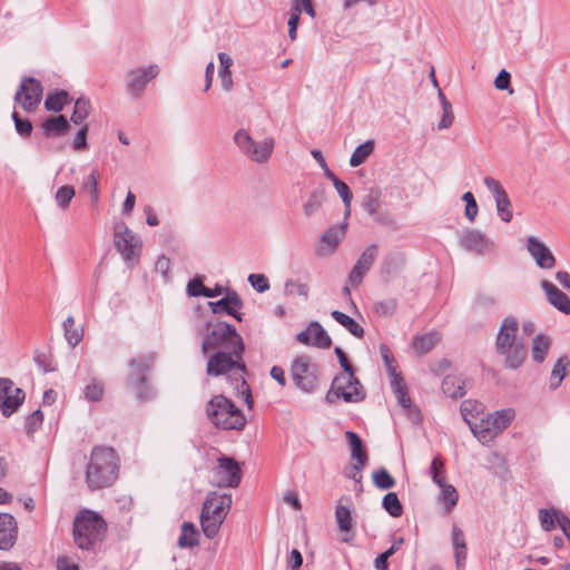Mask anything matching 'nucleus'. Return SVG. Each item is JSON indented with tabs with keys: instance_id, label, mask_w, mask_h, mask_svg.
Listing matches in <instances>:
<instances>
[{
	"instance_id": "f257e3e1",
	"label": "nucleus",
	"mask_w": 570,
	"mask_h": 570,
	"mask_svg": "<svg viewBox=\"0 0 570 570\" xmlns=\"http://www.w3.org/2000/svg\"><path fill=\"white\" fill-rule=\"evenodd\" d=\"M119 459L112 448L95 446L86 470V483L90 490L110 487L118 478Z\"/></svg>"
},
{
	"instance_id": "f03ea898",
	"label": "nucleus",
	"mask_w": 570,
	"mask_h": 570,
	"mask_svg": "<svg viewBox=\"0 0 570 570\" xmlns=\"http://www.w3.org/2000/svg\"><path fill=\"white\" fill-rule=\"evenodd\" d=\"M212 353L207 361L206 374L208 376H220L229 373L238 375V377L235 379L236 383H239V386H237L238 394L244 397L250 409L253 406V399L250 387L243 376L246 371V365L243 361V352L216 351Z\"/></svg>"
},
{
	"instance_id": "7ed1b4c3",
	"label": "nucleus",
	"mask_w": 570,
	"mask_h": 570,
	"mask_svg": "<svg viewBox=\"0 0 570 570\" xmlns=\"http://www.w3.org/2000/svg\"><path fill=\"white\" fill-rule=\"evenodd\" d=\"M518 330L517 318L508 316L501 322L495 338L497 353L503 356L505 367L512 370L520 367L528 355L527 346L517 337Z\"/></svg>"
},
{
	"instance_id": "20e7f679",
	"label": "nucleus",
	"mask_w": 570,
	"mask_h": 570,
	"mask_svg": "<svg viewBox=\"0 0 570 570\" xmlns=\"http://www.w3.org/2000/svg\"><path fill=\"white\" fill-rule=\"evenodd\" d=\"M232 503L230 493L208 492L200 513L202 530L208 539H214L218 534L220 525L230 511Z\"/></svg>"
},
{
	"instance_id": "39448f33",
	"label": "nucleus",
	"mask_w": 570,
	"mask_h": 570,
	"mask_svg": "<svg viewBox=\"0 0 570 570\" xmlns=\"http://www.w3.org/2000/svg\"><path fill=\"white\" fill-rule=\"evenodd\" d=\"M107 525L104 519L94 511H81L73 521V539L78 548L90 550L104 539Z\"/></svg>"
},
{
	"instance_id": "423d86ee",
	"label": "nucleus",
	"mask_w": 570,
	"mask_h": 570,
	"mask_svg": "<svg viewBox=\"0 0 570 570\" xmlns=\"http://www.w3.org/2000/svg\"><path fill=\"white\" fill-rule=\"evenodd\" d=\"M244 350L245 345L242 336L233 325L226 322L216 323L207 334L204 335L200 346L203 355H208L210 352L216 351L244 352Z\"/></svg>"
},
{
	"instance_id": "0eeeda50",
	"label": "nucleus",
	"mask_w": 570,
	"mask_h": 570,
	"mask_svg": "<svg viewBox=\"0 0 570 570\" xmlns=\"http://www.w3.org/2000/svg\"><path fill=\"white\" fill-rule=\"evenodd\" d=\"M207 415L222 430H243L246 419L243 412L224 395L214 396L207 404Z\"/></svg>"
},
{
	"instance_id": "6e6552de",
	"label": "nucleus",
	"mask_w": 570,
	"mask_h": 570,
	"mask_svg": "<svg viewBox=\"0 0 570 570\" xmlns=\"http://www.w3.org/2000/svg\"><path fill=\"white\" fill-rule=\"evenodd\" d=\"M233 140L240 154L256 164H266L275 147V140L272 137L256 141L246 129H238L234 134Z\"/></svg>"
},
{
	"instance_id": "1a4fd4ad",
	"label": "nucleus",
	"mask_w": 570,
	"mask_h": 570,
	"mask_svg": "<svg viewBox=\"0 0 570 570\" xmlns=\"http://www.w3.org/2000/svg\"><path fill=\"white\" fill-rule=\"evenodd\" d=\"M513 419L514 411L512 409L499 410L471 425V431L482 444H488L505 430Z\"/></svg>"
},
{
	"instance_id": "9d476101",
	"label": "nucleus",
	"mask_w": 570,
	"mask_h": 570,
	"mask_svg": "<svg viewBox=\"0 0 570 570\" xmlns=\"http://www.w3.org/2000/svg\"><path fill=\"white\" fill-rule=\"evenodd\" d=\"M291 376L299 390L311 393L317 386L318 366L309 356H297L292 363Z\"/></svg>"
},
{
	"instance_id": "9b49d317",
	"label": "nucleus",
	"mask_w": 570,
	"mask_h": 570,
	"mask_svg": "<svg viewBox=\"0 0 570 570\" xmlns=\"http://www.w3.org/2000/svg\"><path fill=\"white\" fill-rule=\"evenodd\" d=\"M114 244L127 264L138 261L142 246L141 240L125 223L116 224Z\"/></svg>"
},
{
	"instance_id": "f8f14e48",
	"label": "nucleus",
	"mask_w": 570,
	"mask_h": 570,
	"mask_svg": "<svg viewBox=\"0 0 570 570\" xmlns=\"http://www.w3.org/2000/svg\"><path fill=\"white\" fill-rule=\"evenodd\" d=\"M458 243L464 250L479 256L495 252V242L480 229L464 228L459 235Z\"/></svg>"
},
{
	"instance_id": "ddd939ff",
	"label": "nucleus",
	"mask_w": 570,
	"mask_h": 570,
	"mask_svg": "<svg viewBox=\"0 0 570 570\" xmlns=\"http://www.w3.org/2000/svg\"><path fill=\"white\" fill-rule=\"evenodd\" d=\"M242 481V469L238 462L222 455L213 469V484L218 488H237Z\"/></svg>"
},
{
	"instance_id": "4468645a",
	"label": "nucleus",
	"mask_w": 570,
	"mask_h": 570,
	"mask_svg": "<svg viewBox=\"0 0 570 570\" xmlns=\"http://www.w3.org/2000/svg\"><path fill=\"white\" fill-rule=\"evenodd\" d=\"M43 97V86L31 76H23L14 92V104L19 107H39Z\"/></svg>"
},
{
	"instance_id": "2eb2a0df",
	"label": "nucleus",
	"mask_w": 570,
	"mask_h": 570,
	"mask_svg": "<svg viewBox=\"0 0 570 570\" xmlns=\"http://www.w3.org/2000/svg\"><path fill=\"white\" fill-rule=\"evenodd\" d=\"M24 392L16 387L10 379H0V410L4 416L17 411L24 400Z\"/></svg>"
},
{
	"instance_id": "dca6fc26",
	"label": "nucleus",
	"mask_w": 570,
	"mask_h": 570,
	"mask_svg": "<svg viewBox=\"0 0 570 570\" xmlns=\"http://www.w3.org/2000/svg\"><path fill=\"white\" fill-rule=\"evenodd\" d=\"M346 223L328 227L318 238L315 254L320 257L332 255L346 233Z\"/></svg>"
},
{
	"instance_id": "f3484780",
	"label": "nucleus",
	"mask_w": 570,
	"mask_h": 570,
	"mask_svg": "<svg viewBox=\"0 0 570 570\" xmlns=\"http://www.w3.org/2000/svg\"><path fill=\"white\" fill-rule=\"evenodd\" d=\"M158 75V66L150 65L148 67L135 68L126 75V88L129 95L139 96L147 83Z\"/></svg>"
},
{
	"instance_id": "a211bd4d",
	"label": "nucleus",
	"mask_w": 570,
	"mask_h": 570,
	"mask_svg": "<svg viewBox=\"0 0 570 570\" xmlns=\"http://www.w3.org/2000/svg\"><path fill=\"white\" fill-rule=\"evenodd\" d=\"M483 183L495 200L498 215L504 223H510L513 216L512 205L501 183L490 176L484 177Z\"/></svg>"
},
{
	"instance_id": "6ab92c4d",
	"label": "nucleus",
	"mask_w": 570,
	"mask_h": 570,
	"mask_svg": "<svg viewBox=\"0 0 570 570\" xmlns=\"http://www.w3.org/2000/svg\"><path fill=\"white\" fill-rule=\"evenodd\" d=\"M208 306L210 307L214 314H227L233 316L238 322L243 321V314L239 312L244 303L238 295V293L234 289H226V296L216 302H209Z\"/></svg>"
},
{
	"instance_id": "aec40b11",
	"label": "nucleus",
	"mask_w": 570,
	"mask_h": 570,
	"mask_svg": "<svg viewBox=\"0 0 570 570\" xmlns=\"http://www.w3.org/2000/svg\"><path fill=\"white\" fill-rule=\"evenodd\" d=\"M527 250L541 269H552L557 259L550 248L534 236H529L525 244Z\"/></svg>"
},
{
	"instance_id": "412c9836",
	"label": "nucleus",
	"mask_w": 570,
	"mask_h": 570,
	"mask_svg": "<svg viewBox=\"0 0 570 570\" xmlns=\"http://www.w3.org/2000/svg\"><path fill=\"white\" fill-rule=\"evenodd\" d=\"M296 340L304 345H312L318 348H330L332 338L324 327L316 321L311 322L306 330L296 335Z\"/></svg>"
},
{
	"instance_id": "4be33fe9",
	"label": "nucleus",
	"mask_w": 570,
	"mask_h": 570,
	"mask_svg": "<svg viewBox=\"0 0 570 570\" xmlns=\"http://www.w3.org/2000/svg\"><path fill=\"white\" fill-rule=\"evenodd\" d=\"M376 256L377 246L375 244L367 246L363 250L348 275V282L352 286L357 287L363 282L364 276L375 262Z\"/></svg>"
},
{
	"instance_id": "5701e85b",
	"label": "nucleus",
	"mask_w": 570,
	"mask_h": 570,
	"mask_svg": "<svg viewBox=\"0 0 570 570\" xmlns=\"http://www.w3.org/2000/svg\"><path fill=\"white\" fill-rule=\"evenodd\" d=\"M155 363L153 353L140 354L131 357L128 361L129 372L126 377V383H135L142 380H148L149 372Z\"/></svg>"
},
{
	"instance_id": "b1692460",
	"label": "nucleus",
	"mask_w": 570,
	"mask_h": 570,
	"mask_svg": "<svg viewBox=\"0 0 570 570\" xmlns=\"http://www.w3.org/2000/svg\"><path fill=\"white\" fill-rule=\"evenodd\" d=\"M18 538V525L9 513H0V550H10Z\"/></svg>"
},
{
	"instance_id": "393cba45",
	"label": "nucleus",
	"mask_w": 570,
	"mask_h": 570,
	"mask_svg": "<svg viewBox=\"0 0 570 570\" xmlns=\"http://www.w3.org/2000/svg\"><path fill=\"white\" fill-rule=\"evenodd\" d=\"M540 286L544 292L548 302L554 308L566 315L570 314V298L567 294L561 292L553 283L547 279L541 281Z\"/></svg>"
},
{
	"instance_id": "a878e982",
	"label": "nucleus",
	"mask_w": 570,
	"mask_h": 570,
	"mask_svg": "<svg viewBox=\"0 0 570 570\" xmlns=\"http://www.w3.org/2000/svg\"><path fill=\"white\" fill-rule=\"evenodd\" d=\"M332 390L335 392L337 397H342L345 402L357 403L365 399V391L361 382L355 377L351 383L336 384V377L333 380Z\"/></svg>"
},
{
	"instance_id": "bb28decb",
	"label": "nucleus",
	"mask_w": 570,
	"mask_h": 570,
	"mask_svg": "<svg viewBox=\"0 0 570 570\" xmlns=\"http://www.w3.org/2000/svg\"><path fill=\"white\" fill-rule=\"evenodd\" d=\"M380 199L381 190L379 188H371L364 198L363 208L374 220L387 225L391 223V219L389 215L380 212Z\"/></svg>"
},
{
	"instance_id": "cd10ccee",
	"label": "nucleus",
	"mask_w": 570,
	"mask_h": 570,
	"mask_svg": "<svg viewBox=\"0 0 570 570\" xmlns=\"http://www.w3.org/2000/svg\"><path fill=\"white\" fill-rule=\"evenodd\" d=\"M43 134L47 137H62L68 134L71 128L70 122L62 115L49 117L43 120L42 125Z\"/></svg>"
},
{
	"instance_id": "c85d7f7f",
	"label": "nucleus",
	"mask_w": 570,
	"mask_h": 570,
	"mask_svg": "<svg viewBox=\"0 0 570 570\" xmlns=\"http://www.w3.org/2000/svg\"><path fill=\"white\" fill-rule=\"evenodd\" d=\"M466 381L461 375H446L442 382L443 393L451 399H460L465 395Z\"/></svg>"
},
{
	"instance_id": "c756f323",
	"label": "nucleus",
	"mask_w": 570,
	"mask_h": 570,
	"mask_svg": "<svg viewBox=\"0 0 570 570\" xmlns=\"http://www.w3.org/2000/svg\"><path fill=\"white\" fill-rule=\"evenodd\" d=\"M343 501L350 502V498L344 497L338 500L335 508V519L340 531L350 532L354 525L352 518V508L350 504L343 505Z\"/></svg>"
},
{
	"instance_id": "7c9ffc66",
	"label": "nucleus",
	"mask_w": 570,
	"mask_h": 570,
	"mask_svg": "<svg viewBox=\"0 0 570 570\" xmlns=\"http://www.w3.org/2000/svg\"><path fill=\"white\" fill-rule=\"evenodd\" d=\"M345 438L350 445L351 459L360 462V465H366L367 453L361 438L353 431H346Z\"/></svg>"
},
{
	"instance_id": "2f4dec72",
	"label": "nucleus",
	"mask_w": 570,
	"mask_h": 570,
	"mask_svg": "<svg viewBox=\"0 0 570 570\" xmlns=\"http://www.w3.org/2000/svg\"><path fill=\"white\" fill-rule=\"evenodd\" d=\"M452 546L456 567L461 568L466 560V543L463 531L455 523L452 525Z\"/></svg>"
},
{
	"instance_id": "473e14b6",
	"label": "nucleus",
	"mask_w": 570,
	"mask_h": 570,
	"mask_svg": "<svg viewBox=\"0 0 570 570\" xmlns=\"http://www.w3.org/2000/svg\"><path fill=\"white\" fill-rule=\"evenodd\" d=\"M440 494L438 497L439 503L442 505L445 513H450L458 504L459 493L454 485L442 482L440 485Z\"/></svg>"
},
{
	"instance_id": "72a5a7b5",
	"label": "nucleus",
	"mask_w": 570,
	"mask_h": 570,
	"mask_svg": "<svg viewBox=\"0 0 570 570\" xmlns=\"http://www.w3.org/2000/svg\"><path fill=\"white\" fill-rule=\"evenodd\" d=\"M440 341L438 332H429L421 335H415L412 341V347L419 355L429 353Z\"/></svg>"
},
{
	"instance_id": "f704fd0d",
	"label": "nucleus",
	"mask_w": 570,
	"mask_h": 570,
	"mask_svg": "<svg viewBox=\"0 0 570 570\" xmlns=\"http://www.w3.org/2000/svg\"><path fill=\"white\" fill-rule=\"evenodd\" d=\"M551 346V338L546 334H538L532 340V358L537 363H542Z\"/></svg>"
},
{
	"instance_id": "c9c22d12",
	"label": "nucleus",
	"mask_w": 570,
	"mask_h": 570,
	"mask_svg": "<svg viewBox=\"0 0 570 570\" xmlns=\"http://www.w3.org/2000/svg\"><path fill=\"white\" fill-rule=\"evenodd\" d=\"M127 389L132 392L139 402H147L155 397L156 392L151 386L149 379L135 383H126Z\"/></svg>"
},
{
	"instance_id": "e433bc0d",
	"label": "nucleus",
	"mask_w": 570,
	"mask_h": 570,
	"mask_svg": "<svg viewBox=\"0 0 570 570\" xmlns=\"http://www.w3.org/2000/svg\"><path fill=\"white\" fill-rule=\"evenodd\" d=\"M335 354L340 362L341 367L344 370L343 373L336 375V384L351 383V381L355 382L354 368L350 361L347 360L346 354L341 347H335Z\"/></svg>"
},
{
	"instance_id": "4c0bfd02",
	"label": "nucleus",
	"mask_w": 570,
	"mask_h": 570,
	"mask_svg": "<svg viewBox=\"0 0 570 570\" xmlns=\"http://www.w3.org/2000/svg\"><path fill=\"white\" fill-rule=\"evenodd\" d=\"M198 531L194 523L185 521L181 524V533L178 539V546L180 548H194L198 546Z\"/></svg>"
},
{
	"instance_id": "58836bf2",
	"label": "nucleus",
	"mask_w": 570,
	"mask_h": 570,
	"mask_svg": "<svg viewBox=\"0 0 570 570\" xmlns=\"http://www.w3.org/2000/svg\"><path fill=\"white\" fill-rule=\"evenodd\" d=\"M331 316L342 326H344L353 336L362 338L364 336V328L352 317L340 311H333Z\"/></svg>"
},
{
	"instance_id": "ea45409f",
	"label": "nucleus",
	"mask_w": 570,
	"mask_h": 570,
	"mask_svg": "<svg viewBox=\"0 0 570 570\" xmlns=\"http://www.w3.org/2000/svg\"><path fill=\"white\" fill-rule=\"evenodd\" d=\"M325 200V189L323 187H318L314 189L306 203L303 206L304 215L311 217L314 215L323 205Z\"/></svg>"
},
{
	"instance_id": "a19ab883",
	"label": "nucleus",
	"mask_w": 570,
	"mask_h": 570,
	"mask_svg": "<svg viewBox=\"0 0 570 570\" xmlns=\"http://www.w3.org/2000/svg\"><path fill=\"white\" fill-rule=\"evenodd\" d=\"M73 98L63 89H55L47 94L42 107H68Z\"/></svg>"
},
{
	"instance_id": "79ce46f5",
	"label": "nucleus",
	"mask_w": 570,
	"mask_h": 570,
	"mask_svg": "<svg viewBox=\"0 0 570 570\" xmlns=\"http://www.w3.org/2000/svg\"><path fill=\"white\" fill-rule=\"evenodd\" d=\"M374 151V141L373 140H366L365 142L357 146L351 158H350V165L352 167H357L362 165Z\"/></svg>"
},
{
	"instance_id": "37998d69",
	"label": "nucleus",
	"mask_w": 570,
	"mask_h": 570,
	"mask_svg": "<svg viewBox=\"0 0 570 570\" xmlns=\"http://www.w3.org/2000/svg\"><path fill=\"white\" fill-rule=\"evenodd\" d=\"M65 337L68 344L75 347L83 336V331L81 327L75 326V318L72 316H68L63 322Z\"/></svg>"
},
{
	"instance_id": "c03bdc74",
	"label": "nucleus",
	"mask_w": 570,
	"mask_h": 570,
	"mask_svg": "<svg viewBox=\"0 0 570 570\" xmlns=\"http://www.w3.org/2000/svg\"><path fill=\"white\" fill-rule=\"evenodd\" d=\"M391 386L400 405L403 407H410L411 399L407 396V386L403 377L401 375H395V377L391 380Z\"/></svg>"
},
{
	"instance_id": "a18cd8bd",
	"label": "nucleus",
	"mask_w": 570,
	"mask_h": 570,
	"mask_svg": "<svg viewBox=\"0 0 570 570\" xmlns=\"http://www.w3.org/2000/svg\"><path fill=\"white\" fill-rule=\"evenodd\" d=\"M404 539L402 537H399L394 539L392 546L381 554H379L374 560V568L375 570H389V563L387 560L390 557H392L403 544Z\"/></svg>"
},
{
	"instance_id": "49530a36",
	"label": "nucleus",
	"mask_w": 570,
	"mask_h": 570,
	"mask_svg": "<svg viewBox=\"0 0 570 570\" xmlns=\"http://www.w3.org/2000/svg\"><path fill=\"white\" fill-rule=\"evenodd\" d=\"M382 505L393 518H399L403 514V505L399 500L397 494L394 492H389L384 495Z\"/></svg>"
},
{
	"instance_id": "de8ad7c7",
	"label": "nucleus",
	"mask_w": 570,
	"mask_h": 570,
	"mask_svg": "<svg viewBox=\"0 0 570 570\" xmlns=\"http://www.w3.org/2000/svg\"><path fill=\"white\" fill-rule=\"evenodd\" d=\"M105 387L102 382L92 379L83 390L85 397L90 402H98L102 399Z\"/></svg>"
},
{
	"instance_id": "09e8293b",
	"label": "nucleus",
	"mask_w": 570,
	"mask_h": 570,
	"mask_svg": "<svg viewBox=\"0 0 570 570\" xmlns=\"http://www.w3.org/2000/svg\"><path fill=\"white\" fill-rule=\"evenodd\" d=\"M558 513L559 510L553 508L539 510L540 524L544 531L550 532L556 528Z\"/></svg>"
},
{
	"instance_id": "8fccbe9b",
	"label": "nucleus",
	"mask_w": 570,
	"mask_h": 570,
	"mask_svg": "<svg viewBox=\"0 0 570 570\" xmlns=\"http://www.w3.org/2000/svg\"><path fill=\"white\" fill-rule=\"evenodd\" d=\"M82 188L86 189L90 194V198L94 205H96L99 200V189H98V174L97 170H92L82 183Z\"/></svg>"
},
{
	"instance_id": "3c124183",
	"label": "nucleus",
	"mask_w": 570,
	"mask_h": 570,
	"mask_svg": "<svg viewBox=\"0 0 570 570\" xmlns=\"http://www.w3.org/2000/svg\"><path fill=\"white\" fill-rule=\"evenodd\" d=\"M373 482L379 489H382V490H387L395 485L394 478L384 468H381L380 470L374 471Z\"/></svg>"
},
{
	"instance_id": "603ef678",
	"label": "nucleus",
	"mask_w": 570,
	"mask_h": 570,
	"mask_svg": "<svg viewBox=\"0 0 570 570\" xmlns=\"http://www.w3.org/2000/svg\"><path fill=\"white\" fill-rule=\"evenodd\" d=\"M397 307L395 298H389L385 301L375 302L373 304V312L379 316L389 317L392 316Z\"/></svg>"
},
{
	"instance_id": "864d4df0",
	"label": "nucleus",
	"mask_w": 570,
	"mask_h": 570,
	"mask_svg": "<svg viewBox=\"0 0 570 570\" xmlns=\"http://www.w3.org/2000/svg\"><path fill=\"white\" fill-rule=\"evenodd\" d=\"M75 196V188L70 185L61 186L55 195V199L59 207L62 209L70 205L71 199Z\"/></svg>"
},
{
	"instance_id": "5fc2aeb1",
	"label": "nucleus",
	"mask_w": 570,
	"mask_h": 570,
	"mask_svg": "<svg viewBox=\"0 0 570 570\" xmlns=\"http://www.w3.org/2000/svg\"><path fill=\"white\" fill-rule=\"evenodd\" d=\"M285 295H293L296 293L297 295L307 298L309 293V286L305 283H299L294 279H287L284 285Z\"/></svg>"
},
{
	"instance_id": "6e6d98bb",
	"label": "nucleus",
	"mask_w": 570,
	"mask_h": 570,
	"mask_svg": "<svg viewBox=\"0 0 570 570\" xmlns=\"http://www.w3.org/2000/svg\"><path fill=\"white\" fill-rule=\"evenodd\" d=\"M564 358H559L557 363L553 365L551 376H550V389L556 390L562 382L566 375V365L563 363Z\"/></svg>"
},
{
	"instance_id": "4d7b16f0",
	"label": "nucleus",
	"mask_w": 570,
	"mask_h": 570,
	"mask_svg": "<svg viewBox=\"0 0 570 570\" xmlns=\"http://www.w3.org/2000/svg\"><path fill=\"white\" fill-rule=\"evenodd\" d=\"M380 354L383 358L386 371L391 375V377L393 379L395 377V375H401L400 373L396 372L394 356L392 355L390 348L385 344L380 345Z\"/></svg>"
},
{
	"instance_id": "13d9d810",
	"label": "nucleus",
	"mask_w": 570,
	"mask_h": 570,
	"mask_svg": "<svg viewBox=\"0 0 570 570\" xmlns=\"http://www.w3.org/2000/svg\"><path fill=\"white\" fill-rule=\"evenodd\" d=\"M43 422V413L40 410L33 411L26 417L24 429L28 434L35 433Z\"/></svg>"
},
{
	"instance_id": "bf43d9fd",
	"label": "nucleus",
	"mask_w": 570,
	"mask_h": 570,
	"mask_svg": "<svg viewBox=\"0 0 570 570\" xmlns=\"http://www.w3.org/2000/svg\"><path fill=\"white\" fill-rule=\"evenodd\" d=\"M12 119L14 121L16 130L20 136L28 137L31 134L32 124L29 119L21 118L16 110L12 112Z\"/></svg>"
},
{
	"instance_id": "052dcab7",
	"label": "nucleus",
	"mask_w": 570,
	"mask_h": 570,
	"mask_svg": "<svg viewBox=\"0 0 570 570\" xmlns=\"http://www.w3.org/2000/svg\"><path fill=\"white\" fill-rule=\"evenodd\" d=\"M497 303V297L491 293L480 292L475 296V307L481 309H491Z\"/></svg>"
},
{
	"instance_id": "680f3d73",
	"label": "nucleus",
	"mask_w": 570,
	"mask_h": 570,
	"mask_svg": "<svg viewBox=\"0 0 570 570\" xmlns=\"http://www.w3.org/2000/svg\"><path fill=\"white\" fill-rule=\"evenodd\" d=\"M87 135H88V125H82L78 128L75 138L72 140V148L76 151H82L87 149Z\"/></svg>"
},
{
	"instance_id": "e2e57ef3",
	"label": "nucleus",
	"mask_w": 570,
	"mask_h": 570,
	"mask_svg": "<svg viewBox=\"0 0 570 570\" xmlns=\"http://www.w3.org/2000/svg\"><path fill=\"white\" fill-rule=\"evenodd\" d=\"M334 187L337 191V194L341 196L343 203H344V206L346 207V214L350 213V207H351V203H352V199H353V195L348 188V186L342 181V180H336L335 184H334Z\"/></svg>"
},
{
	"instance_id": "0e129e2a",
	"label": "nucleus",
	"mask_w": 570,
	"mask_h": 570,
	"mask_svg": "<svg viewBox=\"0 0 570 570\" xmlns=\"http://www.w3.org/2000/svg\"><path fill=\"white\" fill-rule=\"evenodd\" d=\"M248 282L258 293L269 289L268 278L264 274H249Z\"/></svg>"
},
{
	"instance_id": "69168bd1",
	"label": "nucleus",
	"mask_w": 570,
	"mask_h": 570,
	"mask_svg": "<svg viewBox=\"0 0 570 570\" xmlns=\"http://www.w3.org/2000/svg\"><path fill=\"white\" fill-rule=\"evenodd\" d=\"M207 287L203 284V281L198 277L190 279L187 284V294L193 297L205 296Z\"/></svg>"
},
{
	"instance_id": "338daca9",
	"label": "nucleus",
	"mask_w": 570,
	"mask_h": 570,
	"mask_svg": "<svg viewBox=\"0 0 570 570\" xmlns=\"http://www.w3.org/2000/svg\"><path fill=\"white\" fill-rule=\"evenodd\" d=\"M443 461L440 459V456H435L432 460L430 472L432 480L435 484L440 485L442 482H445L444 476L441 475V470L443 469Z\"/></svg>"
},
{
	"instance_id": "774afa93",
	"label": "nucleus",
	"mask_w": 570,
	"mask_h": 570,
	"mask_svg": "<svg viewBox=\"0 0 570 570\" xmlns=\"http://www.w3.org/2000/svg\"><path fill=\"white\" fill-rule=\"evenodd\" d=\"M510 83H511V75L509 71H507L505 69H502L495 80H494V86L497 89L499 90H507L509 89L510 87Z\"/></svg>"
}]
</instances>
